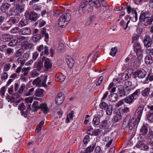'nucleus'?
<instances>
[{"label": "nucleus", "mask_w": 153, "mask_h": 153, "mask_svg": "<svg viewBox=\"0 0 153 153\" xmlns=\"http://www.w3.org/2000/svg\"><path fill=\"white\" fill-rule=\"evenodd\" d=\"M71 18V15L69 13H64L60 17L58 21L59 25L61 27L65 26L67 22L69 21Z\"/></svg>", "instance_id": "f257e3e1"}, {"label": "nucleus", "mask_w": 153, "mask_h": 153, "mask_svg": "<svg viewBox=\"0 0 153 153\" xmlns=\"http://www.w3.org/2000/svg\"><path fill=\"white\" fill-rule=\"evenodd\" d=\"M88 5L91 7L89 9H87L88 11H91L93 8V7H97L100 6V4L98 0H90L88 2Z\"/></svg>", "instance_id": "f03ea898"}, {"label": "nucleus", "mask_w": 153, "mask_h": 153, "mask_svg": "<svg viewBox=\"0 0 153 153\" xmlns=\"http://www.w3.org/2000/svg\"><path fill=\"white\" fill-rule=\"evenodd\" d=\"M134 87L132 86V82L130 81H127L125 84V90L127 95L129 94L131 91L133 90Z\"/></svg>", "instance_id": "7ed1b4c3"}, {"label": "nucleus", "mask_w": 153, "mask_h": 153, "mask_svg": "<svg viewBox=\"0 0 153 153\" xmlns=\"http://www.w3.org/2000/svg\"><path fill=\"white\" fill-rule=\"evenodd\" d=\"M127 12L128 14L131 13L135 17L134 22H136L137 19V14L135 9L131 8V6H128L127 7Z\"/></svg>", "instance_id": "20e7f679"}, {"label": "nucleus", "mask_w": 153, "mask_h": 153, "mask_svg": "<svg viewBox=\"0 0 153 153\" xmlns=\"http://www.w3.org/2000/svg\"><path fill=\"white\" fill-rule=\"evenodd\" d=\"M144 107V106L143 105H140L136 110L135 114L138 117V120L140 119Z\"/></svg>", "instance_id": "39448f33"}, {"label": "nucleus", "mask_w": 153, "mask_h": 153, "mask_svg": "<svg viewBox=\"0 0 153 153\" xmlns=\"http://www.w3.org/2000/svg\"><path fill=\"white\" fill-rule=\"evenodd\" d=\"M64 99V96L61 93H59L55 99L56 104L57 105L61 104L63 102Z\"/></svg>", "instance_id": "423d86ee"}, {"label": "nucleus", "mask_w": 153, "mask_h": 153, "mask_svg": "<svg viewBox=\"0 0 153 153\" xmlns=\"http://www.w3.org/2000/svg\"><path fill=\"white\" fill-rule=\"evenodd\" d=\"M152 42L150 37L148 35L146 36L143 40L144 46L146 48H149L152 45Z\"/></svg>", "instance_id": "0eeeda50"}, {"label": "nucleus", "mask_w": 153, "mask_h": 153, "mask_svg": "<svg viewBox=\"0 0 153 153\" xmlns=\"http://www.w3.org/2000/svg\"><path fill=\"white\" fill-rule=\"evenodd\" d=\"M42 62L44 61V66L46 68L48 69L51 68L52 64L51 61L49 59L46 58L45 57L43 56L42 58Z\"/></svg>", "instance_id": "6e6552de"}, {"label": "nucleus", "mask_w": 153, "mask_h": 153, "mask_svg": "<svg viewBox=\"0 0 153 153\" xmlns=\"http://www.w3.org/2000/svg\"><path fill=\"white\" fill-rule=\"evenodd\" d=\"M19 33L22 35H29L31 33V30L28 27H24L20 30Z\"/></svg>", "instance_id": "1a4fd4ad"}, {"label": "nucleus", "mask_w": 153, "mask_h": 153, "mask_svg": "<svg viewBox=\"0 0 153 153\" xmlns=\"http://www.w3.org/2000/svg\"><path fill=\"white\" fill-rule=\"evenodd\" d=\"M65 60L68 67L71 68L74 63V61L72 58L69 56H67L65 58Z\"/></svg>", "instance_id": "9d476101"}, {"label": "nucleus", "mask_w": 153, "mask_h": 153, "mask_svg": "<svg viewBox=\"0 0 153 153\" xmlns=\"http://www.w3.org/2000/svg\"><path fill=\"white\" fill-rule=\"evenodd\" d=\"M89 6L88 5V2L87 1H83L81 5L79 7V13L83 12V9L87 10V9H89Z\"/></svg>", "instance_id": "9b49d317"}, {"label": "nucleus", "mask_w": 153, "mask_h": 153, "mask_svg": "<svg viewBox=\"0 0 153 153\" xmlns=\"http://www.w3.org/2000/svg\"><path fill=\"white\" fill-rule=\"evenodd\" d=\"M25 16L27 17L26 19L28 18L29 19L32 21H35L38 17L37 14L34 11L31 12L29 15L28 17L26 15Z\"/></svg>", "instance_id": "f8f14e48"}, {"label": "nucleus", "mask_w": 153, "mask_h": 153, "mask_svg": "<svg viewBox=\"0 0 153 153\" xmlns=\"http://www.w3.org/2000/svg\"><path fill=\"white\" fill-rule=\"evenodd\" d=\"M22 47V48L30 50L33 48V44L26 41H25L23 44Z\"/></svg>", "instance_id": "ddd939ff"}, {"label": "nucleus", "mask_w": 153, "mask_h": 153, "mask_svg": "<svg viewBox=\"0 0 153 153\" xmlns=\"http://www.w3.org/2000/svg\"><path fill=\"white\" fill-rule=\"evenodd\" d=\"M42 61L39 60L36 62L34 64V68H36L38 71H40L43 67V64Z\"/></svg>", "instance_id": "4468645a"}, {"label": "nucleus", "mask_w": 153, "mask_h": 153, "mask_svg": "<svg viewBox=\"0 0 153 153\" xmlns=\"http://www.w3.org/2000/svg\"><path fill=\"white\" fill-rule=\"evenodd\" d=\"M135 74L139 78H143L146 75V71L143 70H138L135 72Z\"/></svg>", "instance_id": "2eb2a0df"}, {"label": "nucleus", "mask_w": 153, "mask_h": 153, "mask_svg": "<svg viewBox=\"0 0 153 153\" xmlns=\"http://www.w3.org/2000/svg\"><path fill=\"white\" fill-rule=\"evenodd\" d=\"M25 39L26 37L25 36L20 35L17 36V44H19V45H21L22 46L23 44L25 41H26Z\"/></svg>", "instance_id": "dca6fc26"}, {"label": "nucleus", "mask_w": 153, "mask_h": 153, "mask_svg": "<svg viewBox=\"0 0 153 153\" xmlns=\"http://www.w3.org/2000/svg\"><path fill=\"white\" fill-rule=\"evenodd\" d=\"M13 36L8 34H4L2 36V39L3 42H7L13 38Z\"/></svg>", "instance_id": "f3484780"}, {"label": "nucleus", "mask_w": 153, "mask_h": 153, "mask_svg": "<svg viewBox=\"0 0 153 153\" xmlns=\"http://www.w3.org/2000/svg\"><path fill=\"white\" fill-rule=\"evenodd\" d=\"M39 107H40V108L42 109L44 114L47 113L49 110L46 103H43L40 104Z\"/></svg>", "instance_id": "a211bd4d"}, {"label": "nucleus", "mask_w": 153, "mask_h": 153, "mask_svg": "<svg viewBox=\"0 0 153 153\" xmlns=\"http://www.w3.org/2000/svg\"><path fill=\"white\" fill-rule=\"evenodd\" d=\"M130 76V74H128V71L126 70L122 74V79L123 80L128 79Z\"/></svg>", "instance_id": "6ab92c4d"}, {"label": "nucleus", "mask_w": 153, "mask_h": 153, "mask_svg": "<svg viewBox=\"0 0 153 153\" xmlns=\"http://www.w3.org/2000/svg\"><path fill=\"white\" fill-rule=\"evenodd\" d=\"M118 96L116 94H113L109 96L108 100L109 101L111 102H114L116 101L117 100Z\"/></svg>", "instance_id": "aec40b11"}, {"label": "nucleus", "mask_w": 153, "mask_h": 153, "mask_svg": "<svg viewBox=\"0 0 153 153\" xmlns=\"http://www.w3.org/2000/svg\"><path fill=\"white\" fill-rule=\"evenodd\" d=\"M144 61L145 64L147 65L151 64L153 62L152 57L149 56H145L144 58Z\"/></svg>", "instance_id": "412c9836"}, {"label": "nucleus", "mask_w": 153, "mask_h": 153, "mask_svg": "<svg viewBox=\"0 0 153 153\" xmlns=\"http://www.w3.org/2000/svg\"><path fill=\"white\" fill-rule=\"evenodd\" d=\"M10 7V4H9L4 3L1 7V10L3 12H5L9 9Z\"/></svg>", "instance_id": "4be33fe9"}, {"label": "nucleus", "mask_w": 153, "mask_h": 153, "mask_svg": "<svg viewBox=\"0 0 153 153\" xmlns=\"http://www.w3.org/2000/svg\"><path fill=\"white\" fill-rule=\"evenodd\" d=\"M18 17V15L14 17H11L9 20V22L10 23H12L13 24L18 22L19 20Z\"/></svg>", "instance_id": "5701e85b"}, {"label": "nucleus", "mask_w": 153, "mask_h": 153, "mask_svg": "<svg viewBox=\"0 0 153 153\" xmlns=\"http://www.w3.org/2000/svg\"><path fill=\"white\" fill-rule=\"evenodd\" d=\"M56 76L57 80L61 82L64 81L65 78V76L62 73L57 74Z\"/></svg>", "instance_id": "b1692460"}, {"label": "nucleus", "mask_w": 153, "mask_h": 153, "mask_svg": "<svg viewBox=\"0 0 153 153\" xmlns=\"http://www.w3.org/2000/svg\"><path fill=\"white\" fill-rule=\"evenodd\" d=\"M73 112H71L68 115H67L66 117V121L67 123H69L73 119Z\"/></svg>", "instance_id": "393cba45"}, {"label": "nucleus", "mask_w": 153, "mask_h": 153, "mask_svg": "<svg viewBox=\"0 0 153 153\" xmlns=\"http://www.w3.org/2000/svg\"><path fill=\"white\" fill-rule=\"evenodd\" d=\"M101 126L104 129H108L109 128V125L107 121L104 120L101 123Z\"/></svg>", "instance_id": "a878e982"}, {"label": "nucleus", "mask_w": 153, "mask_h": 153, "mask_svg": "<svg viewBox=\"0 0 153 153\" xmlns=\"http://www.w3.org/2000/svg\"><path fill=\"white\" fill-rule=\"evenodd\" d=\"M134 100V99L131 95L127 96L124 99V102L128 104L132 103L133 102Z\"/></svg>", "instance_id": "bb28decb"}, {"label": "nucleus", "mask_w": 153, "mask_h": 153, "mask_svg": "<svg viewBox=\"0 0 153 153\" xmlns=\"http://www.w3.org/2000/svg\"><path fill=\"white\" fill-rule=\"evenodd\" d=\"M44 124V121H42L39 123L37 126L35 130V132L36 133H38L41 130L42 126V125H43Z\"/></svg>", "instance_id": "cd10ccee"}, {"label": "nucleus", "mask_w": 153, "mask_h": 153, "mask_svg": "<svg viewBox=\"0 0 153 153\" xmlns=\"http://www.w3.org/2000/svg\"><path fill=\"white\" fill-rule=\"evenodd\" d=\"M38 102L37 101H34L32 106V107L34 108L32 111V112L36 111L37 110L40 108L39 106H38Z\"/></svg>", "instance_id": "c85d7f7f"}, {"label": "nucleus", "mask_w": 153, "mask_h": 153, "mask_svg": "<svg viewBox=\"0 0 153 153\" xmlns=\"http://www.w3.org/2000/svg\"><path fill=\"white\" fill-rule=\"evenodd\" d=\"M96 144L94 143L92 145L88 146L87 148L85 150V152H92L95 147Z\"/></svg>", "instance_id": "c756f323"}, {"label": "nucleus", "mask_w": 153, "mask_h": 153, "mask_svg": "<svg viewBox=\"0 0 153 153\" xmlns=\"http://www.w3.org/2000/svg\"><path fill=\"white\" fill-rule=\"evenodd\" d=\"M100 108L102 110H105L108 107V104L104 101H101V103L100 104Z\"/></svg>", "instance_id": "7c9ffc66"}, {"label": "nucleus", "mask_w": 153, "mask_h": 153, "mask_svg": "<svg viewBox=\"0 0 153 153\" xmlns=\"http://www.w3.org/2000/svg\"><path fill=\"white\" fill-rule=\"evenodd\" d=\"M150 91V88H146L142 91L141 93L143 96L146 97L149 94Z\"/></svg>", "instance_id": "2f4dec72"}, {"label": "nucleus", "mask_w": 153, "mask_h": 153, "mask_svg": "<svg viewBox=\"0 0 153 153\" xmlns=\"http://www.w3.org/2000/svg\"><path fill=\"white\" fill-rule=\"evenodd\" d=\"M106 114L108 115H110L112 112L113 106L112 105H109L108 107L106 108Z\"/></svg>", "instance_id": "473e14b6"}, {"label": "nucleus", "mask_w": 153, "mask_h": 153, "mask_svg": "<svg viewBox=\"0 0 153 153\" xmlns=\"http://www.w3.org/2000/svg\"><path fill=\"white\" fill-rule=\"evenodd\" d=\"M43 90L40 88H38L36 91L35 95L36 96L41 97L43 95Z\"/></svg>", "instance_id": "72a5a7b5"}, {"label": "nucleus", "mask_w": 153, "mask_h": 153, "mask_svg": "<svg viewBox=\"0 0 153 153\" xmlns=\"http://www.w3.org/2000/svg\"><path fill=\"white\" fill-rule=\"evenodd\" d=\"M42 36L39 34L34 35L33 37V40L34 42H37L40 39Z\"/></svg>", "instance_id": "f704fd0d"}, {"label": "nucleus", "mask_w": 153, "mask_h": 153, "mask_svg": "<svg viewBox=\"0 0 153 153\" xmlns=\"http://www.w3.org/2000/svg\"><path fill=\"white\" fill-rule=\"evenodd\" d=\"M31 68L30 67L27 68L24 67L22 68V72L23 73V75L24 76H26L27 75L28 72L30 70Z\"/></svg>", "instance_id": "c9c22d12"}, {"label": "nucleus", "mask_w": 153, "mask_h": 153, "mask_svg": "<svg viewBox=\"0 0 153 153\" xmlns=\"http://www.w3.org/2000/svg\"><path fill=\"white\" fill-rule=\"evenodd\" d=\"M139 94L140 90L139 89H137L133 93L131 96L134 99H136L137 98Z\"/></svg>", "instance_id": "e433bc0d"}, {"label": "nucleus", "mask_w": 153, "mask_h": 153, "mask_svg": "<svg viewBox=\"0 0 153 153\" xmlns=\"http://www.w3.org/2000/svg\"><path fill=\"white\" fill-rule=\"evenodd\" d=\"M140 133L143 135H144L147 134L148 132V128L145 126H143L140 129Z\"/></svg>", "instance_id": "4c0bfd02"}, {"label": "nucleus", "mask_w": 153, "mask_h": 153, "mask_svg": "<svg viewBox=\"0 0 153 153\" xmlns=\"http://www.w3.org/2000/svg\"><path fill=\"white\" fill-rule=\"evenodd\" d=\"M105 142H108L107 143L106 145V146L107 147H109L110 146L112 143L113 140L112 139H110L109 140V138L108 137H105Z\"/></svg>", "instance_id": "58836bf2"}, {"label": "nucleus", "mask_w": 153, "mask_h": 153, "mask_svg": "<svg viewBox=\"0 0 153 153\" xmlns=\"http://www.w3.org/2000/svg\"><path fill=\"white\" fill-rule=\"evenodd\" d=\"M24 52L23 49L20 48L19 50L16 51L15 53V56L16 57L20 56Z\"/></svg>", "instance_id": "ea45409f"}, {"label": "nucleus", "mask_w": 153, "mask_h": 153, "mask_svg": "<svg viewBox=\"0 0 153 153\" xmlns=\"http://www.w3.org/2000/svg\"><path fill=\"white\" fill-rule=\"evenodd\" d=\"M147 120L150 122H153V113L149 112L147 115Z\"/></svg>", "instance_id": "a19ab883"}, {"label": "nucleus", "mask_w": 153, "mask_h": 153, "mask_svg": "<svg viewBox=\"0 0 153 153\" xmlns=\"http://www.w3.org/2000/svg\"><path fill=\"white\" fill-rule=\"evenodd\" d=\"M137 57L139 61H140L142 60L143 54L142 51H137L136 53Z\"/></svg>", "instance_id": "79ce46f5"}, {"label": "nucleus", "mask_w": 153, "mask_h": 153, "mask_svg": "<svg viewBox=\"0 0 153 153\" xmlns=\"http://www.w3.org/2000/svg\"><path fill=\"white\" fill-rule=\"evenodd\" d=\"M17 44V40L15 39H13L9 42L8 45L9 46L13 47L16 46Z\"/></svg>", "instance_id": "37998d69"}, {"label": "nucleus", "mask_w": 153, "mask_h": 153, "mask_svg": "<svg viewBox=\"0 0 153 153\" xmlns=\"http://www.w3.org/2000/svg\"><path fill=\"white\" fill-rule=\"evenodd\" d=\"M41 82V79L39 77H38L34 80L33 84L34 85H39Z\"/></svg>", "instance_id": "c03bdc74"}, {"label": "nucleus", "mask_w": 153, "mask_h": 153, "mask_svg": "<svg viewBox=\"0 0 153 153\" xmlns=\"http://www.w3.org/2000/svg\"><path fill=\"white\" fill-rule=\"evenodd\" d=\"M153 21V19L149 17H146L144 19L145 23H146L148 24H151Z\"/></svg>", "instance_id": "a18cd8bd"}, {"label": "nucleus", "mask_w": 153, "mask_h": 153, "mask_svg": "<svg viewBox=\"0 0 153 153\" xmlns=\"http://www.w3.org/2000/svg\"><path fill=\"white\" fill-rule=\"evenodd\" d=\"M146 54L150 56H153V48H148L146 50Z\"/></svg>", "instance_id": "49530a36"}, {"label": "nucleus", "mask_w": 153, "mask_h": 153, "mask_svg": "<svg viewBox=\"0 0 153 153\" xmlns=\"http://www.w3.org/2000/svg\"><path fill=\"white\" fill-rule=\"evenodd\" d=\"M121 118V116L120 114H116L114 117V119L115 122H117Z\"/></svg>", "instance_id": "de8ad7c7"}, {"label": "nucleus", "mask_w": 153, "mask_h": 153, "mask_svg": "<svg viewBox=\"0 0 153 153\" xmlns=\"http://www.w3.org/2000/svg\"><path fill=\"white\" fill-rule=\"evenodd\" d=\"M8 77L7 74L6 72H4L1 75V79L2 81H5Z\"/></svg>", "instance_id": "09e8293b"}, {"label": "nucleus", "mask_w": 153, "mask_h": 153, "mask_svg": "<svg viewBox=\"0 0 153 153\" xmlns=\"http://www.w3.org/2000/svg\"><path fill=\"white\" fill-rule=\"evenodd\" d=\"M134 50L135 51H142L141 49L140 45L139 43H137L134 44Z\"/></svg>", "instance_id": "8fccbe9b"}, {"label": "nucleus", "mask_w": 153, "mask_h": 153, "mask_svg": "<svg viewBox=\"0 0 153 153\" xmlns=\"http://www.w3.org/2000/svg\"><path fill=\"white\" fill-rule=\"evenodd\" d=\"M117 51V49L116 47L112 48L111 49L110 54L112 56H114L116 54Z\"/></svg>", "instance_id": "3c124183"}, {"label": "nucleus", "mask_w": 153, "mask_h": 153, "mask_svg": "<svg viewBox=\"0 0 153 153\" xmlns=\"http://www.w3.org/2000/svg\"><path fill=\"white\" fill-rule=\"evenodd\" d=\"M28 24L27 21L26 19H22L19 22L20 25L22 26H24Z\"/></svg>", "instance_id": "603ef678"}, {"label": "nucleus", "mask_w": 153, "mask_h": 153, "mask_svg": "<svg viewBox=\"0 0 153 153\" xmlns=\"http://www.w3.org/2000/svg\"><path fill=\"white\" fill-rule=\"evenodd\" d=\"M117 95H118L120 97L123 96L125 94H126V91L125 90L124 91L121 90H119L117 92Z\"/></svg>", "instance_id": "864d4df0"}, {"label": "nucleus", "mask_w": 153, "mask_h": 153, "mask_svg": "<svg viewBox=\"0 0 153 153\" xmlns=\"http://www.w3.org/2000/svg\"><path fill=\"white\" fill-rule=\"evenodd\" d=\"M25 88V85L24 84L22 85L18 90L19 93L20 94H23Z\"/></svg>", "instance_id": "5fc2aeb1"}, {"label": "nucleus", "mask_w": 153, "mask_h": 153, "mask_svg": "<svg viewBox=\"0 0 153 153\" xmlns=\"http://www.w3.org/2000/svg\"><path fill=\"white\" fill-rule=\"evenodd\" d=\"M140 120V119L139 120H138V117H137L136 119L135 118L132 119L130 122H131V123H133L136 125H137L139 123Z\"/></svg>", "instance_id": "6e6d98bb"}, {"label": "nucleus", "mask_w": 153, "mask_h": 153, "mask_svg": "<svg viewBox=\"0 0 153 153\" xmlns=\"http://www.w3.org/2000/svg\"><path fill=\"white\" fill-rule=\"evenodd\" d=\"M93 123L95 125H98L100 123L99 118L97 117L94 118L93 119Z\"/></svg>", "instance_id": "4d7b16f0"}, {"label": "nucleus", "mask_w": 153, "mask_h": 153, "mask_svg": "<svg viewBox=\"0 0 153 153\" xmlns=\"http://www.w3.org/2000/svg\"><path fill=\"white\" fill-rule=\"evenodd\" d=\"M11 65L8 63H7L4 66V70L5 71H8L10 68Z\"/></svg>", "instance_id": "13d9d810"}, {"label": "nucleus", "mask_w": 153, "mask_h": 153, "mask_svg": "<svg viewBox=\"0 0 153 153\" xmlns=\"http://www.w3.org/2000/svg\"><path fill=\"white\" fill-rule=\"evenodd\" d=\"M19 28L15 27L13 28L11 31V32L13 34H16L19 31Z\"/></svg>", "instance_id": "bf43d9fd"}, {"label": "nucleus", "mask_w": 153, "mask_h": 153, "mask_svg": "<svg viewBox=\"0 0 153 153\" xmlns=\"http://www.w3.org/2000/svg\"><path fill=\"white\" fill-rule=\"evenodd\" d=\"M144 142L143 141H140L137 143L136 145V146L137 148H140L142 149L143 146L144 145Z\"/></svg>", "instance_id": "052dcab7"}, {"label": "nucleus", "mask_w": 153, "mask_h": 153, "mask_svg": "<svg viewBox=\"0 0 153 153\" xmlns=\"http://www.w3.org/2000/svg\"><path fill=\"white\" fill-rule=\"evenodd\" d=\"M89 141V136L86 135L85 136L83 140V143L85 144H87Z\"/></svg>", "instance_id": "680f3d73"}, {"label": "nucleus", "mask_w": 153, "mask_h": 153, "mask_svg": "<svg viewBox=\"0 0 153 153\" xmlns=\"http://www.w3.org/2000/svg\"><path fill=\"white\" fill-rule=\"evenodd\" d=\"M6 89V88L5 87H3L1 88V96L3 98L4 96Z\"/></svg>", "instance_id": "e2e57ef3"}, {"label": "nucleus", "mask_w": 153, "mask_h": 153, "mask_svg": "<svg viewBox=\"0 0 153 153\" xmlns=\"http://www.w3.org/2000/svg\"><path fill=\"white\" fill-rule=\"evenodd\" d=\"M42 34L43 35L42 36H44L46 39H48L49 36L48 34L46 32V31L45 30H43L42 31Z\"/></svg>", "instance_id": "0e129e2a"}, {"label": "nucleus", "mask_w": 153, "mask_h": 153, "mask_svg": "<svg viewBox=\"0 0 153 153\" xmlns=\"http://www.w3.org/2000/svg\"><path fill=\"white\" fill-rule=\"evenodd\" d=\"M39 55V53L37 51H35L33 54L32 59L34 60H35Z\"/></svg>", "instance_id": "69168bd1"}, {"label": "nucleus", "mask_w": 153, "mask_h": 153, "mask_svg": "<svg viewBox=\"0 0 153 153\" xmlns=\"http://www.w3.org/2000/svg\"><path fill=\"white\" fill-rule=\"evenodd\" d=\"M33 98L31 97L26 98L25 99V102L27 103H31L33 101Z\"/></svg>", "instance_id": "338daca9"}, {"label": "nucleus", "mask_w": 153, "mask_h": 153, "mask_svg": "<svg viewBox=\"0 0 153 153\" xmlns=\"http://www.w3.org/2000/svg\"><path fill=\"white\" fill-rule=\"evenodd\" d=\"M16 9L19 12H22L24 10V7L19 5H17L16 7Z\"/></svg>", "instance_id": "774afa93"}]
</instances>
